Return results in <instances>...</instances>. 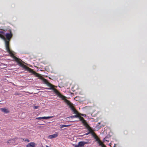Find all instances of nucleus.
Here are the masks:
<instances>
[{
  "label": "nucleus",
  "instance_id": "1",
  "mask_svg": "<svg viewBox=\"0 0 147 147\" xmlns=\"http://www.w3.org/2000/svg\"><path fill=\"white\" fill-rule=\"evenodd\" d=\"M12 36L13 34L11 30H10L9 33H6L5 34V36L7 39V40H5V46L6 51L10 55V56L14 59L16 61L22 65L24 68L35 75L36 77H39V74L36 73L32 69L22 64L21 63V61H22L21 59L18 58L14 55L13 51L10 49L9 47V41L11 38L12 37Z\"/></svg>",
  "mask_w": 147,
  "mask_h": 147
},
{
  "label": "nucleus",
  "instance_id": "2",
  "mask_svg": "<svg viewBox=\"0 0 147 147\" xmlns=\"http://www.w3.org/2000/svg\"><path fill=\"white\" fill-rule=\"evenodd\" d=\"M66 104L69 106V107L73 111L74 113L76 114L75 115L71 116L68 118L69 119H73L76 117H78L79 119H84V118L82 117L81 116L85 117L86 115L85 114H80L79 113L78 111L74 107L73 104L71 103L70 101L68 100H66Z\"/></svg>",
  "mask_w": 147,
  "mask_h": 147
},
{
  "label": "nucleus",
  "instance_id": "3",
  "mask_svg": "<svg viewBox=\"0 0 147 147\" xmlns=\"http://www.w3.org/2000/svg\"><path fill=\"white\" fill-rule=\"evenodd\" d=\"M82 121V122L84 125L88 129V130L89 131L88 133H86V135H88L91 132L92 129L91 127L88 124V123L85 120H81Z\"/></svg>",
  "mask_w": 147,
  "mask_h": 147
},
{
  "label": "nucleus",
  "instance_id": "4",
  "mask_svg": "<svg viewBox=\"0 0 147 147\" xmlns=\"http://www.w3.org/2000/svg\"><path fill=\"white\" fill-rule=\"evenodd\" d=\"M88 143V142L84 141L80 142L78 145H74L75 147H84V145Z\"/></svg>",
  "mask_w": 147,
  "mask_h": 147
},
{
  "label": "nucleus",
  "instance_id": "5",
  "mask_svg": "<svg viewBox=\"0 0 147 147\" xmlns=\"http://www.w3.org/2000/svg\"><path fill=\"white\" fill-rule=\"evenodd\" d=\"M54 86L53 85V86L51 87H50V89H51L53 90L54 91V92L56 93L57 95L58 96H60L61 95V94L58 91V90L54 88Z\"/></svg>",
  "mask_w": 147,
  "mask_h": 147
},
{
  "label": "nucleus",
  "instance_id": "6",
  "mask_svg": "<svg viewBox=\"0 0 147 147\" xmlns=\"http://www.w3.org/2000/svg\"><path fill=\"white\" fill-rule=\"evenodd\" d=\"M37 144L34 142H31L26 145L27 147H35Z\"/></svg>",
  "mask_w": 147,
  "mask_h": 147
},
{
  "label": "nucleus",
  "instance_id": "7",
  "mask_svg": "<svg viewBox=\"0 0 147 147\" xmlns=\"http://www.w3.org/2000/svg\"><path fill=\"white\" fill-rule=\"evenodd\" d=\"M43 81L48 86L50 87L53 86V85L49 82L47 79L44 78Z\"/></svg>",
  "mask_w": 147,
  "mask_h": 147
},
{
  "label": "nucleus",
  "instance_id": "8",
  "mask_svg": "<svg viewBox=\"0 0 147 147\" xmlns=\"http://www.w3.org/2000/svg\"><path fill=\"white\" fill-rule=\"evenodd\" d=\"M52 117H37L36 118V119H47L51 118Z\"/></svg>",
  "mask_w": 147,
  "mask_h": 147
},
{
  "label": "nucleus",
  "instance_id": "9",
  "mask_svg": "<svg viewBox=\"0 0 147 147\" xmlns=\"http://www.w3.org/2000/svg\"><path fill=\"white\" fill-rule=\"evenodd\" d=\"M17 138H16L13 139L9 140L7 142V143L9 144H13L15 142V141L16 140Z\"/></svg>",
  "mask_w": 147,
  "mask_h": 147
},
{
  "label": "nucleus",
  "instance_id": "10",
  "mask_svg": "<svg viewBox=\"0 0 147 147\" xmlns=\"http://www.w3.org/2000/svg\"><path fill=\"white\" fill-rule=\"evenodd\" d=\"M58 134L56 133V134H54L53 135H50L48 138L50 139H52L54 138H55L58 136Z\"/></svg>",
  "mask_w": 147,
  "mask_h": 147
},
{
  "label": "nucleus",
  "instance_id": "11",
  "mask_svg": "<svg viewBox=\"0 0 147 147\" xmlns=\"http://www.w3.org/2000/svg\"><path fill=\"white\" fill-rule=\"evenodd\" d=\"M0 110L2 112L5 113H7L9 112V111L8 109L5 108H1Z\"/></svg>",
  "mask_w": 147,
  "mask_h": 147
},
{
  "label": "nucleus",
  "instance_id": "12",
  "mask_svg": "<svg viewBox=\"0 0 147 147\" xmlns=\"http://www.w3.org/2000/svg\"><path fill=\"white\" fill-rule=\"evenodd\" d=\"M60 96V97H61V98L63 100H64V101L66 103V100H67V99H66V97L64 96H63L62 95H61H61H60V96Z\"/></svg>",
  "mask_w": 147,
  "mask_h": 147
},
{
  "label": "nucleus",
  "instance_id": "13",
  "mask_svg": "<svg viewBox=\"0 0 147 147\" xmlns=\"http://www.w3.org/2000/svg\"><path fill=\"white\" fill-rule=\"evenodd\" d=\"M99 144V145L100 146L102 147H106V146L102 144V143L100 141V140H99L98 141H97Z\"/></svg>",
  "mask_w": 147,
  "mask_h": 147
},
{
  "label": "nucleus",
  "instance_id": "14",
  "mask_svg": "<svg viewBox=\"0 0 147 147\" xmlns=\"http://www.w3.org/2000/svg\"><path fill=\"white\" fill-rule=\"evenodd\" d=\"M70 125H60V128L61 129H62V128L64 127H67L68 126Z\"/></svg>",
  "mask_w": 147,
  "mask_h": 147
},
{
  "label": "nucleus",
  "instance_id": "15",
  "mask_svg": "<svg viewBox=\"0 0 147 147\" xmlns=\"http://www.w3.org/2000/svg\"><path fill=\"white\" fill-rule=\"evenodd\" d=\"M94 138L95 139H96V141H98V140H99L97 136L94 137Z\"/></svg>",
  "mask_w": 147,
  "mask_h": 147
},
{
  "label": "nucleus",
  "instance_id": "16",
  "mask_svg": "<svg viewBox=\"0 0 147 147\" xmlns=\"http://www.w3.org/2000/svg\"><path fill=\"white\" fill-rule=\"evenodd\" d=\"M23 139V140H24V141H26L28 142H30V140H28V139H26L25 140H24V139Z\"/></svg>",
  "mask_w": 147,
  "mask_h": 147
},
{
  "label": "nucleus",
  "instance_id": "17",
  "mask_svg": "<svg viewBox=\"0 0 147 147\" xmlns=\"http://www.w3.org/2000/svg\"><path fill=\"white\" fill-rule=\"evenodd\" d=\"M105 125V123L102 124H101V125L100 126H99V127L101 128L102 127H104Z\"/></svg>",
  "mask_w": 147,
  "mask_h": 147
},
{
  "label": "nucleus",
  "instance_id": "18",
  "mask_svg": "<svg viewBox=\"0 0 147 147\" xmlns=\"http://www.w3.org/2000/svg\"><path fill=\"white\" fill-rule=\"evenodd\" d=\"M0 37L2 38L5 39V38L4 36L2 34H0Z\"/></svg>",
  "mask_w": 147,
  "mask_h": 147
},
{
  "label": "nucleus",
  "instance_id": "19",
  "mask_svg": "<svg viewBox=\"0 0 147 147\" xmlns=\"http://www.w3.org/2000/svg\"><path fill=\"white\" fill-rule=\"evenodd\" d=\"M21 94L20 93H19L18 92H16V93H15V95H21Z\"/></svg>",
  "mask_w": 147,
  "mask_h": 147
},
{
  "label": "nucleus",
  "instance_id": "20",
  "mask_svg": "<svg viewBox=\"0 0 147 147\" xmlns=\"http://www.w3.org/2000/svg\"><path fill=\"white\" fill-rule=\"evenodd\" d=\"M93 136L94 138L96 136V135L94 133L93 134Z\"/></svg>",
  "mask_w": 147,
  "mask_h": 147
},
{
  "label": "nucleus",
  "instance_id": "21",
  "mask_svg": "<svg viewBox=\"0 0 147 147\" xmlns=\"http://www.w3.org/2000/svg\"><path fill=\"white\" fill-rule=\"evenodd\" d=\"M38 107V106H35L34 107V109H37Z\"/></svg>",
  "mask_w": 147,
  "mask_h": 147
},
{
  "label": "nucleus",
  "instance_id": "22",
  "mask_svg": "<svg viewBox=\"0 0 147 147\" xmlns=\"http://www.w3.org/2000/svg\"><path fill=\"white\" fill-rule=\"evenodd\" d=\"M102 123V122L101 121V122L98 123V124H101Z\"/></svg>",
  "mask_w": 147,
  "mask_h": 147
},
{
  "label": "nucleus",
  "instance_id": "23",
  "mask_svg": "<svg viewBox=\"0 0 147 147\" xmlns=\"http://www.w3.org/2000/svg\"><path fill=\"white\" fill-rule=\"evenodd\" d=\"M40 125H44V124H42V123H41V124H40Z\"/></svg>",
  "mask_w": 147,
  "mask_h": 147
},
{
  "label": "nucleus",
  "instance_id": "24",
  "mask_svg": "<svg viewBox=\"0 0 147 147\" xmlns=\"http://www.w3.org/2000/svg\"><path fill=\"white\" fill-rule=\"evenodd\" d=\"M46 147H50V146H48L47 145L46 146Z\"/></svg>",
  "mask_w": 147,
  "mask_h": 147
},
{
  "label": "nucleus",
  "instance_id": "25",
  "mask_svg": "<svg viewBox=\"0 0 147 147\" xmlns=\"http://www.w3.org/2000/svg\"><path fill=\"white\" fill-rule=\"evenodd\" d=\"M75 121H72V122H74Z\"/></svg>",
  "mask_w": 147,
  "mask_h": 147
},
{
  "label": "nucleus",
  "instance_id": "26",
  "mask_svg": "<svg viewBox=\"0 0 147 147\" xmlns=\"http://www.w3.org/2000/svg\"><path fill=\"white\" fill-rule=\"evenodd\" d=\"M115 145H116V144H115V146H114L113 147H115Z\"/></svg>",
  "mask_w": 147,
  "mask_h": 147
}]
</instances>
